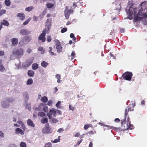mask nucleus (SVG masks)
I'll return each instance as SVG.
<instances>
[{
    "instance_id": "49530a36",
    "label": "nucleus",
    "mask_w": 147,
    "mask_h": 147,
    "mask_svg": "<svg viewBox=\"0 0 147 147\" xmlns=\"http://www.w3.org/2000/svg\"><path fill=\"white\" fill-rule=\"evenodd\" d=\"M53 103V101L51 100H49L47 103V105L49 106L52 105V104Z\"/></svg>"
},
{
    "instance_id": "ea45409f",
    "label": "nucleus",
    "mask_w": 147,
    "mask_h": 147,
    "mask_svg": "<svg viewBox=\"0 0 147 147\" xmlns=\"http://www.w3.org/2000/svg\"><path fill=\"white\" fill-rule=\"evenodd\" d=\"M52 147V144L51 143L49 142L47 143L45 147Z\"/></svg>"
},
{
    "instance_id": "ddd939ff",
    "label": "nucleus",
    "mask_w": 147,
    "mask_h": 147,
    "mask_svg": "<svg viewBox=\"0 0 147 147\" xmlns=\"http://www.w3.org/2000/svg\"><path fill=\"white\" fill-rule=\"evenodd\" d=\"M20 34L23 35H26L29 34L30 33V32L27 29H22L20 31Z\"/></svg>"
},
{
    "instance_id": "39448f33",
    "label": "nucleus",
    "mask_w": 147,
    "mask_h": 147,
    "mask_svg": "<svg viewBox=\"0 0 147 147\" xmlns=\"http://www.w3.org/2000/svg\"><path fill=\"white\" fill-rule=\"evenodd\" d=\"M12 53L13 55H17L18 57H20L24 54L23 49L21 48L18 49L14 50Z\"/></svg>"
},
{
    "instance_id": "052dcab7",
    "label": "nucleus",
    "mask_w": 147,
    "mask_h": 147,
    "mask_svg": "<svg viewBox=\"0 0 147 147\" xmlns=\"http://www.w3.org/2000/svg\"><path fill=\"white\" fill-rule=\"evenodd\" d=\"M21 128H22V129L24 131H25L26 128V127L24 124H23V125H21Z\"/></svg>"
},
{
    "instance_id": "aec40b11",
    "label": "nucleus",
    "mask_w": 147,
    "mask_h": 147,
    "mask_svg": "<svg viewBox=\"0 0 147 147\" xmlns=\"http://www.w3.org/2000/svg\"><path fill=\"white\" fill-rule=\"evenodd\" d=\"M27 74L28 76L30 77H33L34 73V71L32 70H29L28 71Z\"/></svg>"
},
{
    "instance_id": "cd10ccee",
    "label": "nucleus",
    "mask_w": 147,
    "mask_h": 147,
    "mask_svg": "<svg viewBox=\"0 0 147 147\" xmlns=\"http://www.w3.org/2000/svg\"><path fill=\"white\" fill-rule=\"evenodd\" d=\"M6 101H3L2 103V107L4 108L7 107L9 106V104L6 103Z\"/></svg>"
},
{
    "instance_id": "a19ab883",
    "label": "nucleus",
    "mask_w": 147,
    "mask_h": 147,
    "mask_svg": "<svg viewBox=\"0 0 147 147\" xmlns=\"http://www.w3.org/2000/svg\"><path fill=\"white\" fill-rule=\"evenodd\" d=\"M6 12L5 10H2L0 11V15L1 16L3 14H4Z\"/></svg>"
},
{
    "instance_id": "9b49d317",
    "label": "nucleus",
    "mask_w": 147,
    "mask_h": 147,
    "mask_svg": "<svg viewBox=\"0 0 147 147\" xmlns=\"http://www.w3.org/2000/svg\"><path fill=\"white\" fill-rule=\"evenodd\" d=\"M32 40V38L30 36H26L22 38L20 42H22L24 44H26Z\"/></svg>"
},
{
    "instance_id": "de8ad7c7",
    "label": "nucleus",
    "mask_w": 147,
    "mask_h": 147,
    "mask_svg": "<svg viewBox=\"0 0 147 147\" xmlns=\"http://www.w3.org/2000/svg\"><path fill=\"white\" fill-rule=\"evenodd\" d=\"M88 133L92 134H94L96 133V131L95 130H92L90 131Z\"/></svg>"
},
{
    "instance_id": "c756f323",
    "label": "nucleus",
    "mask_w": 147,
    "mask_h": 147,
    "mask_svg": "<svg viewBox=\"0 0 147 147\" xmlns=\"http://www.w3.org/2000/svg\"><path fill=\"white\" fill-rule=\"evenodd\" d=\"M47 7L48 8H50L54 6V4L51 3H49L47 4Z\"/></svg>"
},
{
    "instance_id": "5701e85b",
    "label": "nucleus",
    "mask_w": 147,
    "mask_h": 147,
    "mask_svg": "<svg viewBox=\"0 0 147 147\" xmlns=\"http://www.w3.org/2000/svg\"><path fill=\"white\" fill-rule=\"evenodd\" d=\"M48 121V119L47 117H43L41 120V122L42 123H47Z\"/></svg>"
},
{
    "instance_id": "0e129e2a",
    "label": "nucleus",
    "mask_w": 147,
    "mask_h": 147,
    "mask_svg": "<svg viewBox=\"0 0 147 147\" xmlns=\"http://www.w3.org/2000/svg\"><path fill=\"white\" fill-rule=\"evenodd\" d=\"M88 128V125H87V124L85 125H84V128L85 130L87 129Z\"/></svg>"
},
{
    "instance_id": "473e14b6",
    "label": "nucleus",
    "mask_w": 147,
    "mask_h": 147,
    "mask_svg": "<svg viewBox=\"0 0 147 147\" xmlns=\"http://www.w3.org/2000/svg\"><path fill=\"white\" fill-rule=\"evenodd\" d=\"M33 83V80L31 78H30L27 82L26 84L27 85H30Z\"/></svg>"
},
{
    "instance_id": "4c0bfd02",
    "label": "nucleus",
    "mask_w": 147,
    "mask_h": 147,
    "mask_svg": "<svg viewBox=\"0 0 147 147\" xmlns=\"http://www.w3.org/2000/svg\"><path fill=\"white\" fill-rule=\"evenodd\" d=\"M67 30V28H64L61 30V33H63L66 32Z\"/></svg>"
},
{
    "instance_id": "a18cd8bd",
    "label": "nucleus",
    "mask_w": 147,
    "mask_h": 147,
    "mask_svg": "<svg viewBox=\"0 0 147 147\" xmlns=\"http://www.w3.org/2000/svg\"><path fill=\"white\" fill-rule=\"evenodd\" d=\"M75 55V52L74 51H72L71 55V59H73L74 58Z\"/></svg>"
},
{
    "instance_id": "c85d7f7f",
    "label": "nucleus",
    "mask_w": 147,
    "mask_h": 147,
    "mask_svg": "<svg viewBox=\"0 0 147 147\" xmlns=\"http://www.w3.org/2000/svg\"><path fill=\"white\" fill-rule=\"evenodd\" d=\"M60 136H59L58 137L57 139H55L53 141L52 140L51 142L53 143H56L59 142L60 140Z\"/></svg>"
},
{
    "instance_id": "a211bd4d",
    "label": "nucleus",
    "mask_w": 147,
    "mask_h": 147,
    "mask_svg": "<svg viewBox=\"0 0 147 147\" xmlns=\"http://www.w3.org/2000/svg\"><path fill=\"white\" fill-rule=\"evenodd\" d=\"M66 12L67 13L65 14V17L67 19H68L69 18V15H70L71 13H73V11L72 10L69 9L67 10Z\"/></svg>"
},
{
    "instance_id": "f3484780",
    "label": "nucleus",
    "mask_w": 147,
    "mask_h": 147,
    "mask_svg": "<svg viewBox=\"0 0 147 147\" xmlns=\"http://www.w3.org/2000/svg\"><path fill=\"white\" fill-rule=\"evenodd\" d=\"M27 123L28 125L32 127H34L35 125L34 123H33L32 121L30 119H28L27 121Z\"/></svg>"
},
{
    "instance_id": "e2e57ef3",
    "label": "nucleus",
    "mask_w": 147,
    "mask_h": 147,
    "mask_svg": "<svg viewBox=\"0 0 147 147\" xmlns=\"http://www.w3.org/2000/svg\"><path fill=\"white\" fill-rule=\"evenodd\" d=\"M4 53L3 51H0V56H2L4 55Z\"/></svg>"
},
{
    "instance_id": "13d9d810",
    "label": "nucleus",
    "mask_w": 147,
    "mask_h": 147,
    "mask_svg": "<svg viewBox=\"0 0 147 147\" xmlns=\"http://www.w3.org/2000/svg\"><path fill=\"white\" fill-rule=\"evenodd\" d=\"M33 20L34 21H36L37 20L38 18L35 16H34L33 17Z\"/></svg>"
},
{
    "instance_id": "b1692460",
    "label": "nucleus",
    "mask_w": 147,
    "mask_h": 147,
    "mask_svg": "<svg viewBox=\"0 0 147 147\" xmlns=\"http://www.w3.org/2000/svg\"><path fill=\"white\" fill-rule=\"evenodd\" d=\"M5 69L2 64V60L0 59V71H3Z\"/></svg>"
},
{
    "instance_id": "0eeeda50",
    "label": "nucleus",
    "mask_w": 147,
    "mask_h": 147,
    "mask_svg": "<svg viewBox=\"0 0 147 147\" xmlns=\"http://www.w3.org/2000/svg\"><path fill=\"white\" fill-rule=\"evenodd\" d=\"M34 60L33 57H31L28 59L24 63L22 64L24 67H27L29 66L33 63Z\"/></svg>"
},
{
    "instance_id": "69168bd1",
    "label": "nucleus",
    "mask_w": 147,
    "mask_h": 147,
    "mask_svg": "<svg viewBox=\"0 0 147 147\" xmlns=\"http://www.w3.org/2000/svg\"><path fill=\"white\" fill-rule=\"evenodd\" d=\"M114 121L115 122L117 123L119 122L120 121L119 119L117 118L115 119Z\"/></svg>"
},
{
    "instance_id": "2f4dec72",
    "label": "nucleus",
    "mask_w": 147,
    "mask_h": 147,
    "mask_svg": "<svg viewBox=\"0 0 147 147\" xmlns=\"http://www.w3.org/2000/svg\"><path fill=\"white\" fill-rule=\"evenodd\" d=\"M45 114L43 112H40L38 113V116L43 117L45 116Z\"/></svg>"
},
{
    "instance_id": "7c9ffc66",
    "label": "nucleus",
    "mask_w": 147,
    "mask_h": 147,
    "mask_svg": "<svg viewBox=\"0 0 147 147\" xmlns=\"http://www.w3.org/2000/svg\"><path fill=\"white\" fill-rule=\"evenodd\" d=\"M5 3L6 6H9L11 4V1L10 0H5Z\"/></svg>"
},
{
    "instance_id": "c03bdc74",
    "label": "nucleus",
    "mask_w": 147,
    "mask_h": 147,
    "mask_svg": "<svg viewBox=\"0 0 147 147\" xmlns=\"http://www.w3.org/2000/svg\"><path fill=\"white\" fill-rule=\"evenodd\" d=\"M69 107L70 110H71L73 111L74 110V107H72L70 105H69Z\"/></svg>"
},
{
    "instance_id": "338daca9",
    "label": "nucleus",
    "mask_w": 147,
    "mask_h": 147,
    "mask_svg": "<svg viewBox=\"0 0 147 147\" xmlns=\"http://www.w3.org/2000/svg\"><path fill=\"white\" fill-rule=\"evenodd\" d=\"M125 32V29L124 28L120 29V32L122 33H123Z\"/></svg>"
},
{
    "instance_id": "423d86ee",
    "label": "nucleus",
    "mask_w": 147,
    "mask_h": 147,
    "mask_svg": "<svg viewBox=\"0 0 147 147\" xmlns=\"http://www.w3.org/2000/svg\"><path fill=\"white\" fill-rule=\"evenodd\" d=\"M51 26V18L47 19L45 22V26L46 28H45L47 30V33H49Z\"/></svg>"
},
{
    "instance_id": "680f3d73",
    "label": "nucleus",
    "mask_w": 147,
    "mask_h": 147,
    "mask_svg": "<svg viewBox=\"0 0 147 147\" xmlns=\"http://www.w3.org/2000/svg\"><path fill=\"white\" fill-rule=\"evenodd\" d=\"M48 107H45L43 108V111H44L45 112H46L47 111Z\"/></svg>"
},
{
    "instance_id": "79ce46f5",
    "label": "nucleus",
    "mask_w": 147,
    "mask_h": 147,
    "mask_svg": "<svg viewBox=\"0 0 147 147\" xmlns=\"http://www.w3.org/2000/svg\"><path fill=\"white\" fill-rule=\"evenodd\" d=\"M52 122L54 123H56L58 121L57 119L54 118H52Z\"/></svg>"
},
{
    "instance_id": "dca6fc26",
    "label": "nucleus",
    "mask_w": 147,
    "mask_h": 147,
    "mask_svg": "<svg viewBox=\"0 0 147 147\" xmlns=\"http://www.w3.org/2000/svg\"><path fill=\"white\" fill-rule=\"evenodd\" d=\"M16 133V134H21L23 135L24 134V132L20 128H17L15 129Z\"/></svg>"
},
{
    "instance_id": "09e8293b",
    "label": "nucleus",
    "mask_w": 147,
    "mask_h": 147,
    "mask_svg": "<svg viewBox=\"0 0 147 147\" xmlns=\"http://www.w3.org/2000/svg\"><path fill=\"white\" fill-rule=\"evenodd\" d=\"M4 136V134L3 132L1 131H0V137L3 138Z\"/></svg>"
},
{
    "instance_id": "3c124183",
    "label": "nucleus",
    "mask_w": 147,
    "mask_h": 147,
    "mask_svg": "<svg viewBox=\"0 0 147 147\" xmlns=\"http://www.w3.org/2000/svg\"><path fill=\"white\" fill-rule=\"evenodd\" d=\"M13 99L11 98H8L7 100V101L9 102H13Z\"/></svg>"
},
{
    "instance_id": "20e7f679",
    "label": "nucleus",
    "mask_w": 147,
    "mask_h": 147,
    "mask_svg": "<svg viewBox=\"0 0 147 147\" xmlns=\"http://www.w3.org/2000/svg\"><path fill=\"white\" fill-rule=\"evenodd\" d=\"M132 76L133 74L132 72L127 71L123 74L122 77L124 79L130 81L131 80Z\"/></svg>"
},
{
    "instance_id": "9d476101",
    "label": "nucleus",
    "mask_w": 147,
    "mask_h": 147,
    "mask_svg": "<svg viewBox=\"0 0 147 147\" xmlns=\"http://www.w3.org/2000/svg\"><path fill=\"white\" fill-rule=\"evenodd\" d=\"M42 132L43 134H49L52 132V130L49 127V124H46L44 128L42 130Z\"/></svg>"
},
{
    "instance_id": "2eb2a0df",
    "label": "nucleus",
    "mask_w": 147,
    "mask_h": 147,
    "mask_svg": "<svg viewBox=\"0 0 147 147\" xmlns=\"http://www.w3.org/2000/svg\"><path fill=\"white\" fill-rule=\"evenodd\" d=\"M11 41L12 45L13 46H16L18 43V40L17 38H13L11 39Z\"/></svg>"
},
{
    "instance_id": "6e6d98bb",
    "label": "nucleus",
    "mask_w": 147,
    "mask_h": 147,
    "mask_svg": "<svg viewBox=\"0 0 147 147\" xmlns=\"http://www.w3.org/2000/svg\"><path fill=\"white\" fill-rule=\"evenodd\" d=\"M24 96H25L26 98H28V96L27 94V92H25L23 93Z\"/></svg>"
},
{
    "instance_id": "6ab92c4d",
    "label": "nucleus",
    "mask_w": 147,
    "mask_h": 147,
    "mask_svg": "<svg viewBox=\"0 0 147 147\" xmlns=\"http://www.w3.org/2000/svg\"><path fill=\"white\" fill-rule=\"evenodd\" d=\"M1 24L2 25H4L6 26H8L9 25V24L7 21L4 20L2 22H1Z\"/></svg>"
},
{
    "instance_id": "6e6552de",
    "label": "nucleus",
    "mask_w": 147,
    "mask_h": 147,
    "mask_svg": "<svg viewBox=\"0 0 147 147\" xmlns=\"http://www.w3.org/2000/svg\"><path fill=\"white\" fill-rule=\"evenodd\" d=\"M46 31V29L44 28L43 30L42 33L38 37V40H41L42 42H45L46 40L45 36L47 33Z\"/></svg>"
},
{
    "instance_id": "f03ea898",
    "label": "nucleus",
    "mask_w": 147,
    "mask_h": 147,
    "mask_svg": "<svg viewBox=\"0 0 147 147\" xmlns=\"http://www.w3.org/2000/svg\"><path fill=\"white\" fill-rule=\"evenodd\" d=\"M126 118H125L124 119L121 121V127L122 129L123 130H126L129 129H132L134 128V126L133 125L130 124V122L127 123V124H125V121Z\"/></svg>"
},
{
    "instance_id": "1a4fd4ad",
    "label": "nucleus",
    "mask_w": 147,
    "mask_h": 147,
    "mask_svg": "<svg viewBox=\"0 0 147 147\" xmlns=\"http://www.w3.org/2000/svg\"><path fill=\"white\" fill-rule=\"evenodd\" d=\"M56 113L57 111L56 109L53 108L50 110L49 112L47 113V115L49 119H50L52 118V116L54 117H56Z\"/></svg>"
},
{
    "instance_id": "412c9836",
    "label": "nucleus",
    "mask_w": 147,
    "mask_h": 147,
    "mask_svg": "<svg viewBox=\"0 0 147 147\" xmlns=\"http://www.w3.org/2000/svg\"><path fill=\"white\" fill-rule=\"evenodd\" d=\"M49 64V63L46 62L45 61H42L41 63V66L44 68H46Z\"/></svg>"
},
{
    "instance_id": "4468645a",
    "label": "nucleus",
    "mask_w": 147,
    "mask_h": 147,
    "mask_svg": "<svg viewBox=\"0 0 147 147\" xmlns=\"http://www.w3.org/2000/svg\"><path fill=\"white\" fill-rule=\"evenodd\" d=\"M17 16V17L19 18L21 20H24L25 18L24 14L22 13H18Z\"/></svg>"
},
{
    "instance_id": "c9c22d12",
    "label": "nucleus",
    "mask_w": 147,
    "mask_h": 147,
    "mask_svg": "<svg viewBox=\"0 0 147 147\" xmlns=\"http://www.w3.org/2000/svg\"><path fill=\"white\" fill-rule=\"evenodd\" d=\"M38 50L39 51H41L42 52V53H44L45 51V49L43 48L42 47H40L38 48Z\"/></svg>"
},
{
    "instance_id": "393cba45",
    "label": "nucleus",
    "mask_w": 147,
    "mask_h": 147,
    "mask_svg": "<svg viewBox=\"0 0 147 147\" xmlns=\"http://www.w3.org/2000/svg\"><path fill=\"white\" fill-rule=\"evenodd\" d=\"M38 65L36 63H34L32 65V68L33 70H36L38 68Z\"/></svg>"
},
{
    "instance_id": "5fc2aeb1",
    "label": "nucleus",
    "mask_w": 147,
    "mask_h": 147,
    "mask_svg": "<svg viewBox=\"0 0 147 147\" xmlns=\"http://www.w3.org/2000/svg\"><path fill=\"white\" fill-rule=\"evenodd\" d=\"M105 126L107 127L108 129H111L113 128V127L112 126H110L108 125H105Z\"/></svg>"
},
{
    "instance_id": "bb28decb",
    "label": "nucleus",
    "mask_w": 147,
    "mask_h": 147,
    "mask_svg": "<svg viewBox=\"0 0 147 147\" xmlns=\"http://www.w3.org/2000/svg\"><path fill=\"white\" fill-rule=\"evenodd\" d=\"M34 9V7L33 6H30L26 7L25 9V10L26 11H30Z\"/></svg>"
},
{
    "instance_id": "864d4df0",
    "label": "nucleus",
    "mask_w": 147,
    "mask_h": 147,
    "mask_svg": "<svg viewBox=\"0 0 147 147\" xmlns=\"http://www.w3.org/2000/svg\"><path fill=\"white\" fill-rule=\"evenodd\" d=\"M80 134L79 132H78L75 135V137H80L81 136H80Z\"/></svg>"
},
{
    "instance_id": "f8f14e48",
    "label": "nucleus",
    "mask_w": 147,
    "mask_h": 147,
    "mask_svg": "<svg viewBox=\"0 0 147 147\" xmlns=\"http://www.w3.org/2000/svg\"><path fill=\"white\" fill-rule=\"evenodd\" d=\"M55 45L57 52L59 53H60L62 51L63 49V47L60 42L58 40L56 42Z\"/></svg>"
},
{
    "instance_id": "e433bc0d",
    "label": "nucleus",
    "mask_w": 147,
    "mask_h": 147,
    "mask_svg": "<svg viewBox=\"0 0 147 147\" xmlns=\"http://www.w3.org/2000/svg\"><path fill=\"white\" fill-rule=\"evenodd\" d=\"M30 20L31 18H29L27 20H26L24 22L23 24L24 25H26L30 21Z\"/></svg>"
},
{
    "instance_id": "8fccbe9b",
    "label": "nucleus",
    "mask_w": 147,
    "mask_h": 147,
    "mask_svg": "<svg viewBox=\"0 0 147 147\" xmlns=\"http://www.w3.org/2000/svg\"><path fill=\"white\" fill-rule=\"evenodd\" d=\"M146 5H147V2H144L142 3V7L143 6H146Z\"/></svg>"
},
{
    "instance_id": "f257e3e1",
    "label": "nucleus",
    "mask_w": 147,
    "mask_h": 147,
    "mask_svg": "<svg viewBox=\"0 0 147 147\" xmlns=\"http://www.w3.org/2000/svg\"><path fill=\"white\" fill-rule=\"evenodd\" d=\"M137 8H135L133 9V11L130 12V13L131 14V15L132 14L134 15L135 20L138 21L139 20H142L143 22L145 24H147V20L145 22L144 21V20H146V18H147V14L144 13L142 14L139 12L137 14L135 15L137 12Z\"/></svg>"
},
{
    "instance_id": "f704fd0d",
    "label": "nucleus",
    "mask_w": 147,
    "mask_h": 147,
    "mask_svg": "<svg viewBox=\"0 0 147 147\" xmlns=\"http://www.w3.org/2000/svg\"><path fill=\"white\" fill-rule=\"evenodd\" d=\"M20 147H26L27 146L25 142H22L20 144Z\"/></svg>"
},
{
    "instance_id": "603ef678",
    "label": "nucleus",
    "mask_w": 147,
    "mask_h": 147,
    "mask_svg": "<svg viewBox=\"0 0 147 147\" xmlns=\"http://www.w3.org/2000/svg\"><path fill=\"white\" fill-rule=\"evenodd\" d=\"M64 130L62 128H60L57 130V132L59 133H61Z\"/></svg>"
},
{
    "instance_id": "4d7b16f0",
    "label": "nucleus",
    "mask_w": 147,
    "mask_h": 147,
    "mask_svg": "<svg viewBox=\"0 0 147 147\" xmlns=\"http://www.w3.org/2000/svg\"><path fill=\"white\" fill-rule=\"evenodd\" d=\"M76 6H77L76 3L75 2H74L73 3V6L72 7L74 9L75 8V7Z\"/></svg>"
},
{
    "instance_id": "72a5a7b5",
    "label": "nucleus",
    "mask_w": 147,
    "mask_h": 147,
    "mask_svg": "<svg viewBox=\"0 0 147 147\" xmlns=\"http://www.w3.org/2000/svg\"><path fill=\"white\" fill-rule=\"evenodd\" d=\"M52 48L51 47H50L49 48V52L51 55H55L54 53L52 51Z\"/></svg>"
},
{
    "instance_id": "a878e982",
    "label": "nucleus",
    "mask_w": 147,
    "mask_h": 147,
    "mask_svg": "<svg viewBox=\"0 0 147 147\" xmlns=\"http://www.w3.org/2000/svg\"><path fill=\"white\" fill-rule=\"evenodd\" d=\"M55 77L57 79V82L58 83H60L61 82L60 80L61 79V75L60 74H57L55 75Z\"/></svg>"
},
{
    "instance_id": "4be33fe9",
    "label": "nucleus",
    "mask_w": 147,
    "mask_h": 147,
    "mask_svg": "<svg viewBox=\"0 0 147 147\" xmlns=\"http://www.w3.org/2000/svg\"><path fill=\"white\" fill-rule=\"evenodd\" d=\"M47 97L46 96L42 97L40 99V100L42 102L46 103L48 101Z\"/></svg>"
},
{
    "instance_id": "37998d69",
    "label": "nucleus",
    "mask_w": 147,
    "mask_h": 147,
    "mask_svg": "<svg viewBox=\"0 0 147 147\" xmlns=\"http://www.w3.org/2000/svg\"><path fill=\"white\" fill-rule=\"evenodd\" d=\"M61 102L60 101H59L56 104V106L58 108H60V107L59 106L60 105H61Z\"/></svg>"
},
{
    "instance_id": "bf43d9fd",
    "label": "nucleus",
    "mask_w": 147,
    "mask_h": 147,
    "mask_svg": "<svg viewBox=\"0 0 147 147\" xmlns=\"http://www.w3.org/2000/svg\"><path fill=\"white\" fill-rule=\"evenodd\" d=\"M21 128H22V129L24 131H25L26 128V127L24 124H23V125H21Z\"/></svg>"
},
{
    "instance_id": "774afa93",
    "label": "nucleus",
    "mask_w": 147,
    "mask_h": 147,
    "mask_svg": "<svg viewBox=\"0 0 147 147\" xmlns=\"http://www.w3.org/2000/svg\"><path fill=\"white\" fill-rule=\"evenodd\" d=\"M17 123L21 125H23L24 123L21 121H18Z\"/></svg>"
},
{
    "instance_id": "7ed1b4c3",
    "label": "nucleus",
    "mask_w": 147,
    "mask_h": 147,
    "mask_svg": "<svg viewBox=\"0 0 147 147\" xmlns=\"http://www.w3.org/2000/svg\"><path fill=\"white\" fill-rule=\"evenodd\" d=\"M135 106V103L134 102H132L127 107V108L125 109V117L126 118L127 115L128 114V112L129 111H133L134 110V108Z\"/></svg>"
},
{
    "instance_id": "58836bf2",
    "label": "nucleus",
    "mask_w": 147,
    "mask_h": 147,
    "mask_svg": "<svg viewBox=\"0 0 147 147\" xmlns=\"http://www.w3.org/2000/svg\"><path fill=\"white\" fill-rule=\"evenodd\" d=\"M47 41L49 42H50L51 40V38L50 36L48 35L47 36Z\"/></svg>"
}]
</instances>
